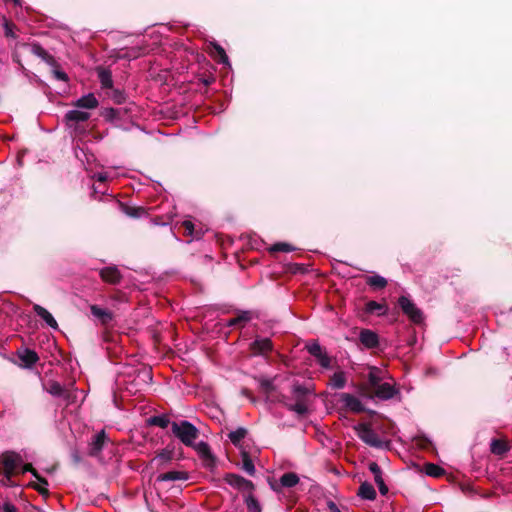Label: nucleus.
<instances>
[{
    "label": "nucleus",
    "instance_id": "obj_29",
    "mask_svg": "<svg viewBox=\"0 0 512 512\" xmlns=\"http://www.w3.org/2000/svg\"><path fill=\"white\" fill-rule=\"evenodd\" d=\"M279 481H280L281 487L291 488V487L296 486L299 483V477L294 472H288V473H284L280 477Z\"/></svg>",
    "mask_w": 512,
    "mask_h": 512
},
{
    "label": "nucleus",
    "instance_id": "obj_35",
    "mask_svg": "<svg viewBox=\"0 0 512 512\" xmlns=\"http://www.w3.org/2000/svg\"><path fill=\"white\" fill-rule=\"evenodd\" d=\"M241 456H242V462H243L242 469L245 472H247L250 476H253L256 472V469L253 464V461L250 458L249 453L247 451H242Z\"/></svg>",
    "mask_w": 512,
    "mask_h": 512
},
{
    "label": "nucleus",
    "instance_id": "obj_46",
    "mask_svg": "<svg viewBox=\"0 0 512 512\" xmlns=\"http://www.w3.org/2000/svg\"><path fill=\"white\" fill-rule=\"evenodd\" d=\"M259 383L262 391L267 395L275 390V386L271 379L262 378L259 380Z\"/></svg>",
    "mask_w": 512,
    "mask_h": 512
},
{
    "label": "nucleus",
    "instance_id": "obj_30",
    "mask_svg": "<svg viewBox=\"0 0 512 512\" xmlns=\"http://www.w3.org/2000/svg\"><path fill=\"white\" fill-rule=\"evenodd\" d=\"M147 424L150 426H157L164 429L167 428L171 423L168 416L162 414L149 417L147 419Z\"/></svg>",
    "mask_w": 512,
    "mask_h": 512
},
{
    "label": "nucleus",
    "instance_id": "obj_31",
    "mask_svg": "<svg viewBox=\"0 0 512 512\" xmlns=\"http://www.w3.org/2000/svg\"><path fill=\"white\" fill-rule=\"evenodd\" d=\"M247 429L244 427H239L235 431H232L228 434V438L232 442V444L236 447L240 446L241 441L246 437Z\"/></svg>",
    "mask_w": 512,
    "mask_h": 512
},
{
    "label": "nucleus",
    "instance_id": "obj_28",
    "mask_svg": "<svg viewBox=\"0 0 512 512\" xmlns=\"http://www.w3.org/2000/svg\"><path fill=\"white\" fill-rule=\"evenodd\" d=\"M364 311L368 314L376 313L377 315L381 316L387 313L388 307L385 304L371 300L365 304Z\"/></svg>",
    "mask_w": 512,
    "mask_h": 512
},
{
    "label": "nucleus",
    "instance_id": "obj_54",
    "mask_svg": "<svg viewBox=\"0 0 512 512\" xmlns=\"http://www.w3.org/2000/svg\"><path fill=\"white\" fill-rule=\"evenodd\" d=\"M102 338H103L104 342H113V341H115V335L111 331H109V330H105L103 332Z\"/></svg>",
    "mask_w": 512,
    "mask_h": 512
},
{
    "label": "nucleus",
    "instance_id": "obj_13",
    "mask_svg": "<svg viewBox=\"0 0 512 512\" xmlns=\"http://www.w3.org/2000/svg\"><path fill=\"white\" fill-rule=\"evenodd\" d=\"M397 394H399V390L396 389L393 385L385 382L381 383L370 396H375L381 400H389Z\"/></svg>",
    "mask_w": 512,
    "mask_h": 512
},
{
    "label": "nucleus",
    "instance_id": "obj_22",
    "mask_svg": "<svg viewBox=\"0 0 512 512\" xmlns=\"http://www.w3.org/2000/svg\"><path fill=\"white\" fill-rule=\"evenodd\" d=\"M127 113V109L104 108L101 111V116L108 122H116L122 119V116Z\"/></svg>",
    "mask_w": 512,
    "mask_h": 512
},
{
    "label": "nucleus",
    "instance_id": "obj_16",
    "mask_svg": "<svg viewBox=\"0 0 512 512\" xmlns=\"http://www.w3.org/2000/svg\"><path fill=\"white\" fill-rule=\"evenodd\" d=\"M17 356L22 361V366L25 368H31L39 360L38 354L28 348L18 350Z\"/></svg>",
    "mask_w": 512,
    "mask_h": 512
},
{
    "label": "nucleus",
    "instance_id": "obj_23",
    "mask_svg": "<svg viewBox=\"0 0 512 512\" xmlns=\"http://www.w3.org/2000/svg\"><path fill=\"white\" fill-rule=\"evenodd\" d=\"M98 79L101 83L102 88L111 89L113 87L112 73L109 69L102 66L96 68Z\"/></svg>",
    "mask_w": 512,
    "mask_h": 512
},
{
    "label": "nucleus",
    "instance_id": "obj_17",
    "mask_svg": "<svg viewBox=\"0 0 512 512\" xmlns=\"http://www.w3.org/2000/svg\"><path fill=\"white\" fill-rule=\"evenodd\" d=\"M99 105V102L93 93H89L77 99L73 106L83 109H95Z\"/></svg>",
    "mask_w": 512,
    "mask_h": 512
},
{
    "label": "nucleus",
    "instance_id": "obj_41",
    "mask_svg": "<svg viewBox=\"0 0 512 512\" xmlns=\"http://www.w3.org/2000/svg\"><path fill=\"white\" fill-rule=\"evenodd\" d=\"M381 383V378L377 375L376 371H370L368 374V388L370 390V395Z\"/></svg>",
    "mask_w": 512,
    "mask_h": 512
},
{
    "label": "nucleus",
    "instance_id": "obj_21",
    "mask_svg": "<svg viewBox=\"0 0 512 512\" xmlns=\"http://www.w3.org/2000/svg\"><path fill=\"white\" fill-rule=\"evenodd\" d=\"M510 450L507 441L503 439H492L490 443V451L492 454L503 457Z\"/></svg>",
    "mask_w": 512,
    "mask_h": 512
},
{
    "label": "nucleus",
    "instance_id": "obj_36",
    "mask_svg": "<svg viewBox=\"0 0 512 512\" xmlns=\"http://www.w3.org/2000/svg\"><path fill=\"white\" fill-rule=\"evenodd\" d=\"M309 392V389L302 385H295L293 387V395L296 402H306Z\"/></svg>",
    "mask_w": 512,
    "mask_h": 512
},
{
    "label": "nucleus",
    "instance_id": "obj_14",
    "mask_svg": "<svg viewBox=\"0 0 512 512\" xmlns=\"http://www.w3.org/2000/svg\"><path fill=\"white\" fill-rule=\"evenodd\" d=\"M369 470L374 475V480L378 486L380 494L386 495L388 493L389 489L382 478V470H381L380 466L376 462H370Z\"/></svg>",
    "mask_w": 512,
    "mask_h": 512
},
{
    "label": "nucleus",
    "instance_id": "obj_38",
    "mask_svg": "<svg viewBox=\"0 0 512 512\" xmlns=\"http://www.w3.org/2000/svg\"><path fill=\"white\" fill-rule=\"evenodd\" d=\"M245 504H246L249 512H261L262 511L259 501L256 499V497L252 493H249L245 497Z\"/></svg>",
    "mask_w": 512,
    "mask_h": 512
},
{
    "label": "nucleus",
    "instance_id": "obj_34",
    "mask_svg": "<svg viewBox=\"0 0 512 512\" xmlns=\"http://www.w3.org/2000/svg\"><path fill=\"white\" fill-rule=\"evenodd\" d=\"M424 472L431 477L439 478L445 474V470L437 464L426 463L424 466Z\"/></svg>",
    "mask_w": 512,
    "mask_h": 512
},
{
    "label": "nucleus",
    "instance_id": "obj_27",
    "mask_svg": "<svg viewBox=\"0 0 512 512\" xmlns=\"http://www.w3.org/2000/svg\"><path fill=\"white\" fill-rule=\"evenodd\" d=\"M358 496L362 499L373 501L376 499L377 494L372 484L363 482L358 489Z\"/></svg>",
    "mask_w": 512,
    "mask_h": 512
},
{
    "label": "nucleus",
    "instance_id": "obj_18",
    "mask_svg": "<svg viewBox=\"0 0 512 512\" xmlns=\"http://www.w3.org/2000/svg\"><path fill=\"white\" fill-rule=\"evenodd\" d=\"M33 311L37 314V316H39L42 320H44L49 327H51L53 329L58 328L57 321L54 319L52 314L47 309H45L44 307H42L39 304H34Z\"/></svg>",
    "mask_w": 512,
    "mask_h": 512
},
{
    "label": "nucleus",
    "instance_id": "obj_48",
    "mask_svg": "<svg viewBox=\"0 0 512 512\" xmlns=\"http://www.w3.org/2000/svg\"><path fill=\"white\" fill-rule=\"evenodd\" d=\"M110 97L116 104H122L126 101V94L118 89L112 90Z\"/></svg>",
    "mask_w": 512,
    "mask_h": 512
},
{
    "label": "nucleus",
    "instance_id": "obj_43",
    "mask_svg": "<svg viewBox=\"0 0 512 512\" xmlns=\"http://www.w3.org/2000/svg\"><path fill=\"white\" fill-rule=\"evenodd\" d=\"M47 391L53 395V396H57V397H61L64 395V388L63 386L57 382V381H51L49 383V387L47 388Z\"/></svg>",
    "mask_w": 512,
    "mask_h": 512
},
{
    "label": "nucleus",
    "instance_id": "obj_56",
    "mask_svg": "<svg viewBox=\"0 0 512 512\" xmlns=\"http://www.w3.org/2000/svg\"><path fill=\"white\" fill-rule=\"evenodd\" d=\"M12 28H13V25H11L9 23L5 24V36L6 37H14Z\"/></svg>",
    "mask_w": 512,
    "mask_h": 512
},
{
    "label": "nucleus",
    "instance_id": "obj_32",
    "mask_svg": "<svg viewBox=\"0 0 512 512\" xmlns=\"http://www.w3.org/2000/svg\"><path fill=\"white\" fill-rule=\"evenodd\" d=\"M366 283L374 289H384L388 282L380 275H372L366 278Z\"/></svg>",
    "mask_w": 512,
    "mask_h": 512
},
{
    "label": "nucleus",
    "instance_id": "obj_45",
    "mask_svg": "<svg viewBox=\"0 0 512 512\" xmlns=\"http://www.w3.org/2000/svg\"><path fill=\"white\" fill-rule=\"evenodd\" d=\"M293 250H294V248L290 244L284 243V242L275 243L269 249V251L271 253H274V252H290V251H293Z\"/></svg>",
    "mask_w": 512,
    "mask_h": 512
},
{
    "label": "nucleus",
    "instance_id": "obj_37",
    "mask_svg": "<svg viewBox=\"0 0 512 512\" xmlns=\"http://www.w3.org/2000/svg\"><path fill=\"white\" fill-rule=\"evenodd\" d=\"M26 472H31L32 475L39 481L41 484L48 485V481L46 478L42 477L38 471L33 467L31 463H26L21 467L20 474H24Z\"/></svg>",
    "mask_w": 512,
    "mask_h": 512
},
{
    "label": "nucleus",
    "instance_id": "obj_55",
    "mask_svg": "<svg viewBox=\"0 0 512 512\" xmlns=\"http://www.w3.org/2000/svg\"><path fill=\"white\" fill-rule=\"evenodd\" d=\"M3 512H18V509L10 502H6L3 505Z\"/></svg>",
    "mask_w": 512,
    "mask_h": 512
},
{
    "label": "nucleus",
    "instance_id": "obj_4",
    "mask_svg": "<svg viewBox=\"0 0 512 512\" xmlns=\"http://www.w3.org/2000/svg\"><path fill=\"white\" fill-rule=\"evenodd\" d=\"M1 467L0 470L14 475L20 474L22 457L13 451H6L0 456Z\"/></svg>",
    "mask_w": 512,
    "mask_h": 512
},
{
    "label": "nucleus",
    "instance_id": "obj_15",
    "mask_svg": "<svg viewBox=\"0 0 512 512\" xmlns=\"http://www.w3.org/2000/svg\"><path fill=\"white\" fill-rule=\"evenodd\" d=\"M90 311L94 317L99 319L103 326H107L114 319V314L111 311L103 309L96 304L90 305Z\"/></svg>",
    "mask_w": 512,
    "mask_h": 512
},
{
    "label": "nucleus",
    "instance_id": "obj_33",
    "mask_svg": "<svg viewBox=\"0 0 512 512\" xmlns=\"http://www.w3.org/2000/svg\"><path fill=\"white\" fill-rule=\"evenodd\" d=\"M330 385L335 389H342L346 385V376L343 371H338L330 378Z\"/></svg>",
    "mask_w": 512,
    "mask_h": 512
},
{
    "label": "nucleus",
    "instance_id": "obj_26",
    "mask_svg": "<svg viewBox=\"0 0 512 512\" xmlns=\"http://www.w3.org/2000/svg\"><path fill=\"white\" fill-rule=\"evenodd\" d=\"M211 56L214 57L219 63L227 64L229 62L228 56L224 48L217 42H211Z\"/></svg>",
    "mask_w": 512,
    "mask_h": 512
},
{
    "label": "nucleus",
    "instance_id": "obj_20",
    "mask_svg": "<svg viewBox=\"0 0 512 512\" xmlns=\"http://www.w3.org/2000/svg\"><path fill=\"white\" fill-rule=\"evenodd\" d=\"M189 479V473L186 471H169L166 473H162L157 476L158 482H165V481H186Z\"/></svg>",
    "mask_w": 512,
    "mask_h": 512
},
{
    "label": "nucleus",
    "instance_id": "obj_62",
    "mask_svg": "<svg viewBox=\"0 0 512 512\" xmlns=\"http://www.w3.org/2000/svg\"><path fill=\"white\" fill-rule=\"evenodd\" d=\"M296 266H297V270H301V271L304 270L301 265L297 264Z\"/></svg>",
    "mask_w": 512,
    "mask_h": 512
},
{
    "label": "nucleus",
    "instance_id": "obj_57",
    "mask_svg": "<svg viewBox=\"0 0 512 512\" xmlns=\"http://www.w3.org/2000/svg\"><path fill=\"white\" fill-rule=\"evenodd\" d=\"M428 444H430V441L425 437H421L418 440V445L421 446L422 448H427Z\"/></svg>",
    "mask_w": 512,
    "mask_h": 512
},
{
    "label": "nucleus",
    "instance_id": "obj_2",
    "mask_svg": "<svg viewBox=\"0 0 512 512\" xmlns=\"http://www.w3.org/2000/svg\"><path fill=\"white\" fill-rule=\"evenodd\" d=\"M353 429L358 438L371 447L389 449L391 445L390 441L381 440L369 423H359Z\"/></svg>",
    "mask_w": 512,
    "mask_h": 512
},
{
    "label": "nucleus",
    "instance_id": "obj_51",
    "mask_svg": "<svg viewBox=\"0 0 512 512\" xmlns=\"http://www.w3.org/2000/svg\"><path fill=\"white\" fill-rule=\"evenodd\" d=\"M216 78L210 74V75H201L199 77V82L202 83L205 86H210L212 83H214Z\"/></svg>",
    "mask_w": 512,
    "mask_h": 512
},
{
    "label": "nucleus",
    "instance_id": "obj_7",
    "mask_svg": "<svg viewBox=\"0 0 512 512\" xmlns=\"http://www.w3.org/2000/svg\"><path fill=\"white\" fill-rule=\"evenodd\" d=\"M308 352L317 359L318 363L323 368L331 367V358L317 342L307 345Z\"/></svg>",
    "mask_w": 512,
    "mask_h": 512
},
{
    "label": "nucleus",
    "instance_id": "obj_52",
    "mask_svg": "<svg viewBox=\"0 0 512 512\" xmlns=\"http://www.w3.org/2000/svg\"><path fill=\"white\" fill-rule=\"evenodd\" d=\"M182 227L185 229V233L187 235H193V232H194V224L189 221V220H186L182 223Z\"/></svg>",
    "mask_w": 512,
    "mask_h": 512
},
{
    "label": "nucleus",
    "instance_id": "obj_1",
    "mask_svg": "<svg viewBox=\"0 0 512 512\" xmlns=\"http://www.w3.org/2000/svg\"><path fill=\"white\" fill-rule=\"evenodd\" d=\"M173 435L187 447L194 446L195 440L199 437V429L187 420L174 421L171 423Z\"/></svg>",
    "mask_w": 512,
    "mask_h": 512
},
{
    "label": "nucleus",
    "instance_id": "obj_40",
    "mask_svg": "<svg viewBox=\"0 0 512 512\" xmlns=\"http://www.w3.org/2000/svg\"><path fill=\"white\" fill-rule=\"evenodd\" d=\"M243 478L241 475L235 474V473H227L224 476V481L229 484L230 486L236 488L239 490L241 483L243 481Z\"/></svg>",
    "mask_w": 512,
    "mask_h": 512
},
{
    "label": "nucleus",
    "instance_id": "obj_61",
    "mask_svg": "<svg viewBox=\"0 0 512 512\" xmlns=\"http://www.w3.org/2000/svg\"><path fill=\"white\" fill-rule=\"evenodd\" d=\"M270 485H271V488H272L274 491H278V490H279L278 485H275V484H273V483H270Z\"/></svg>",
    "mask_w": 512,
    "mask_h": 512
},
{
    "label": "nucleus",
    "instance_id": "obj_10",
    "mask_svg": "<svg viewBox=\"0 0 512 512\" xmlns=\"http://www.w3.org/2000/svg\"><path fill=\"white\" fill-rule=\"evenodd\" d=\"M340 400L344 403V407L354 413H362L365 408L361 401L352 394L341 393L339 395Z\"/></svg>",
    "mask_w": 512,
    "mask_h": 512
},
{
    "label": "nucleus",
    "instance_id": "obj_19",
    "mask_svg": "<svg viewBox=\"0 0 512 512\" xmlns=\"http://www.w3.org/2000/svg\"><path fill=\"white\" fill-rule=\"evenodd\" d=\"M31 52L35 56L45 61L49 66L56 65L55 58L51 54H49L39 43L31 44Z\"/></svg>",
    "mask_w": 512,
    "mask_h": 512
},
{
    "label": "nucleus",
    "instance_id": "obj_60",
    "mask_svg": "<svg viewBox=\"0 0 512 512\" xmlns=\"http://www.w3.org/2000/svg\"><path fill=\"white\" fill-rule=\"evenodd\" d=\"M242 393H243L246 397H248V398H250L252 401H254V399H253V397H252V394H251L250 390H248V389H244V390L242 391Z\"/></svg>",
    "mask_w": 512,
    "mask_h": 512
},
{
    "label": "nucleus",
    "instance_id": "obj_44",
    "mask_svg": "<svg viewBox=\"0 0 512 512\" xmlns=\"http://www.w3.org/2000/svg\"><path fill=\"white\" fill-rule=\"evenodd\" d=\"M14 476L15 475L12 473H7L5 471L0 470V483L3 486H7V487L16 486L17 483L13 480Z\"/></svg>",
    "mask_w": 512,
    "mask_h": 512
},
{
    "label": "nucleus",
    "instance_id": "obj_39",
    "mask_svg": "<svg viewBox=\"0 0 512 512\" xmlns=\"http://www.w3.org/2000/svg\"><path fill=\"white\" fill-rule=\"evenodd\" d=\"M285 407L289 411L297 413L299 416L306 415L308 413V407L306 402H295L294 404H285Z\"/></svg>",
    "mask_w": 512,
    "mask_h": 512
},
{
    "label": "nucleus",
    "instance_id": "obj_11",
    "mask_svg": "<svg viewBox=\"0 0 512 512\" xmlns=\"http://www.w3.org/2000/svg\"><path fill=\"white\" fill-rule=\"evenodd\" d=\"M361 344L367 349H375L379 346V336L370 329H362L359 333Z\"/></svg>",
    "mask_w": 512,
    "mask_h": 512
},
{
    "label": "nucleus",
    "instance_id": "obj_49",
    "mask_svg": "<svg viewBox=\"0 0 512 512\" xmlns=\"http://www.w3.org/2000/svg\"><path fill=\"white\" fill-rule=\"evenodd\" d=\"M47 486L48 485L41 484L39 481H38V483L31 482L29 484V487L35 489L42 496H48L49 495V491L47 489Z\"/></svg>",
    "mask_w": 512,
    "mask_h": 512
},
{
    "label": "nucleus",
    "instance_id": "obj_12",
    "mask_svg": "<svg viewBox=\"0 0 512 512\" xmlns=\"http://www.w3.org/2000/svg\"><path fill=\"white\" fill-rule=\"evenodd\" d=\"M90 118V113L80 110H69L64 115V121L70 128L75 127L76 124L86 122Z\"/></svg>",
    "mask_w": 512,
    "mask_h": 512
},
{
    "label": "nucleus",
    "instance_id": "obj_8",
    "mask_svg": "<svg viewBox=\"0 0 512 512\" xmlns=\"http://www.w3.org/2000/svg\"><path fill=\"white\" fill-rule=\"evenodd\" d=\"M107 441V435L104 430L95 434L89 442L88 454L92 457L98 456L104 448Z\"/></svg>",
    "mask_w": 512,
    "mask_h": 512
},
{
    "label": "nucleus",
    "instance_id": "obj_42",
    "mask_svg": "<svg viewBox=\"0 0 512 512\" xmlns=\"http://www.w3.org/2000/svg\"><path fill=\"white\" fill-rule=\"evenodd\" d=\"M173 459V452L170 450L163 449L155 457L154 460L159 462L160 466L165 465Z\"/></svg>",
    "mask_w": 512,
    "mask_h": 512
},
{
    "label": "nucleus",
    "instance_id": "obj_5",
    "mask_svg": "<svg viewBox=\"0 0 512 512\" xmlns=\"http://www.w3.org/2000/svg\"><path fill=\"white\" fill-rule=\"evenodd\" d=\"M199 455V457L203 461V465L205 468L214 469L216 467L217 459L213 455L211 448L207 442L201 441L199 443H194V446H191Z\"/></svg>",
    "mask_w": 512,
    "mask_h": 512
},
{
    "label": "nucleus",
    "instance_id": "obj_9",
    "mask_svg": "<svg viewBox=\"0 0 512 512\" xmlns=\"http://www.w3.org/2000/svg\"><path fill=\"white\" fill-rule=\"evenodd\" d=\"M99 275L104 282L112 285H116L122 280L121 272L116 266L102 268L99 272Z\"/></svg>",
    "mask_w": 512,
    "mask_h": 512
},
{
    "label": "nucleus",
    "instance_id": "obj_3",
    "mask_svg": "<svg viewBox=\"0 0 512 512\" xmlns=\"http://www.w3.org/2000/svg\"><path fill=\"white\" fill-rule=\"evenodd\" d=\"M398 305L412 323L420 325L424 322L422 310L418 308L409 297L404 295L400 296L398 298Z\"/></svg>",
    "mask_w": 512,
    "mask_h": 512
},
{
    "label": "nucleus",
    "instance_id": "obj_59",
    "mask_svg": "<svg viewBox=\"0 0 512 512\" xmlns=\"http://www.w3.org/2000/svg\"><path fill=\"white\" fill-rule=\"evenodd\" d=\"M72 458L75 463H79L81 461V457H80L78 451H76V450L72 452Z\"/></svg>",
    "mask_w": 512,
    "mask_h": 512
},
{
    "label": "nucleus",
    "instance_id": "obj_6",
    "mask_svg": "<svg viewBox=\"0 0 512 512\" xmlns=\"http://www.w3.org/2000/svg\"><path fill=\"white\" fill-rule=\"evenodd\" d=\"M249 349L253 355L266 356L273 351V342L270 338H256L250 343Z\"/></svg>",
    "mask_w": 512,
    "mask_h": 512
},
{
    "label": "nucleus",
    "instance_id": "obj_53",
    "mask_svg": "<svg viewBox=\"0 0 512 512\" xmlns=\"http://www.w3.org/2000/svg\"><path fill=\"white\" fill-rule=\"evenodd\" d=\"M142 374L144 380H152V372L151 369L148 367H143L138 371V375Z\"/></svg>",
    "mask_w": 512,
    "mask_h": 512
},
{
    "label": "nucleus",
    "instance_id": "obj_47",
    "mask_svg": "<svg viewBox=\"0 0 512 512\" xmlns=\"http://www.w3.org/2000/svg\"><path fill=\"white\" fill-rule=\"evenodd\" d=\"M51 67H52V73L57 80L68 82V80H69L68 75L63 70L60 69L59 64L57 62H56L55 66H51Z\"/></svg>",
    "mask_w": 512,
    "mask_h": 512
},
{
    "label": "nucleus",
    "instance_id": "obj_58",
    "mask_svg": "<svg viewBox=\"0 0 512 512\" xmlns=\"http://www.w3.org/2000/svg\"><path fill=\"white\" fill-rule=\"evenodd\" d=\"M328 508H329V510H330L331 512H341V511L339 510V508L337 507V505H336L334 502H332V501H330V502L328 503Z\"/></svg>",
    "mask_w": 512,
    "mask_h": 512
},
{
    "label": "nucleus",
    "instance_id": "obj_50",
    "mask_svg": "<svg viewBox=\"0 0 512 512\" xmlns=\"http://www.w3.org/2000/svg\"><path fill=\"white\" fill-rule=\"evenodd\" d=\"M254 489H255V486L252 483V481H250V480H248L246 478H243V481L241 483V486H240L239 490L240 491H250V492H252Z\"/></svg>",
    "mask_w": 512,
    "mask_h": 512
},
{
    "label": "nucleus",
    "instance_id": "obj_25",
    "mask_svg": "<svg viewBox=\"0 0 512 512\" xmlns=\"http://www.w3.org/2000/svg\"><path fill=\"white\" fill-rule=\"evenodd\" d=\"M119 205H120L121 211L131 218H140L143 215L147 214V211L144 207L130 206V205L122 203V202H120Z\"/></svg>",
    "mask_w": 512,
    "mask_h": 512
},
{
    "label": "nucleus",
    "instance_id": "obj_24",
    "mask_svg": "<svg viewBox=\"0 0 512 512\" xmlns=\"http://www.w3.org/2000/svg\"><path fill=\"white\" fill-rule=\"evenodd\" d=\"M251 319L252 313L250 311H240L236 317L231 318L227 321L226 326H238L240 328H243L246 325V323H248Z\"/></svg>",
    "mask_w": 512,
    "mask_h": 512
}]
</instances>
